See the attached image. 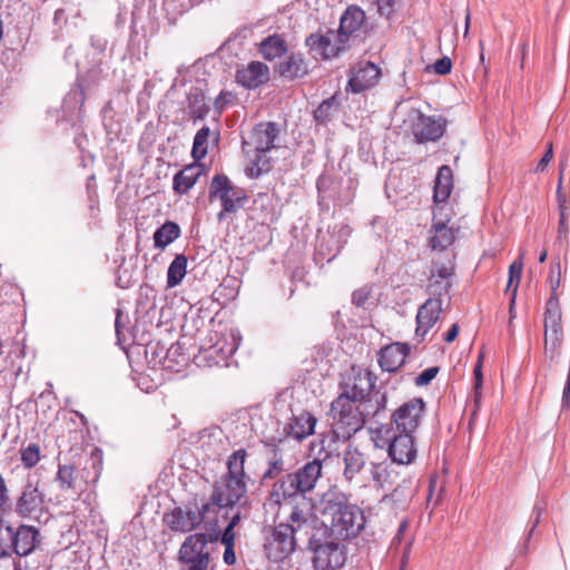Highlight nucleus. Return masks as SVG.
<instances>
[{
	"label": "nucleus",
	"mask_w": 570,
	"mask_h": 570,
	"mask_svg": "<svg viewBox=\"0 0 570 570\" xmlns=\"http://www.w3.org/2000/svg\"><path fill=\"white\" fill-rule=\"evenodd\" d=\"M247 451L238 449L226 460L227 472L215 481L212 499L217 505L233 508L247 492L249 476L245 472Z\"/></svg>",
	"instance_id": "nucleus-3"
},
{
	"label": "nucleus",
	"mask_w": 570,
	"mask_h": 570,
	"mask_svg": "<svg viewBox=\"0 0 570 570\" xmlns=\"http://www.w3.org/2000/svg\"><path fill=\"white\" fill-rule=\"evenodd\" d=\"M387 396L386 392H382L381 390L373 391L368 395H366L363 400L357 402L358 410L362 413L364 422L368 417H375L381 414L386 407Z\"/></svg>",
	"instance_id": "nucleus-30"
},
{
	"label": "nucleus",
	"mask_w": 570,
	"mask_h": 570,
	"mask_svg": "<svg viewBox=\"0 0 570 570\" xmlns=\"http://www.w3.org/2000/svg\"><path fill=\"white\" fill-rule=\"evenodd\" d=\"M365 18L364 10L357 6H348L341 16L337 32L350 46L360 37Z\"/></svg>",
	"instance_id": "nucleus-17"
},
{
	"label": "nucleus",
	"mask_w": 570,
	"mask_h": 570,
	"mask_svg": "<svg viewBox=\"0 0 570 570\" xmlns=\"http://www.w3.org/2000/svg\"><path fill=\"white\" fill-rule=\"evenodd\" d=\"M438 276L440 279L431 282L430 288L432 294L442 296L449 293L451 287L450 278L453 276V265H441L436 267V272L432 273V278Z\"/></svg>",
	"instance_id": "nucleus-37"
},
{
	"label": "nucleus",
	"mask_w": 570,
	"mask_h": 570,
	"mask_svg": "<svg viewBox=\"0 0 570 570\" xmlns=\"http://www.w3.org/2000/svg\"><path fill=\"white\" fill-rule=\"evenodd\" d=\"M199 512L189 505L185 508H175L170 513L165 514V523L173 530L179 532H190L202 524Z\"/></svg>",
	"instance_id": "nucleus-18"
},
{
	"label": "nucleus",
	"mask_w": 570,
	"mask_h": 570,
	"mask_svg": "<svg viewBox=\"0 0 570 570\" xmlns=\"http://www.w3.org/2000/svg\"><path fill=\"white\" fill-rule=\"evenodd\" d=\"M442 309V301L441 298H429L424 304H422L416 314V330L415 334L417 336H424L430 328L436 323L439 320L440 313Z\"/></svg>",
	"instance_id": "nucleus-22"
},
{
	"label": "nucleus",
	"mask_w": 570,
	"mask_h": 570,
	"mask_svg": "<svg viewBox=\"0 0 570 570\" xmlns=\"http://www.w3.org/2000/svg\"><path fill=\"white\" fill-rule=\"evenodd\" d=\"M452 61L449 57H442L436 60L433 65V70L441 76H445L451 72Z\"/></svg>",
	"instance_id": "nucleus-54"
},
{
	"label": "nucleus",
	"mask_w": 570,
	"mask_h": 570,
	"mask_svg": "<svg viewBox=\"0 0 570 570\" xmlns=\"http://www.w3.org/2000/svg\"><path fill=\"white\" fill-rule=\"evenodd\" d=\"M375 377L372 372L352 367L347 380L341 384L342 392L347 394L351 400L358 402L375 390Z\"/></svg>",
	"instance_id": "nucleus-13"
},
{
	"label": "nucleus",
	"mask_w": 570,
	"mask_h": 570,
	"mask_svg": "<svg viewBox=\"0 0 570 570\" xmlns=\"http://www.w3.org/2000/svg\"><path fill=\"white\" fill-rule=\"evenodd\" d=\"M331 416L338 438L348 439L364 425L357 402L351 400L347 394H340L332 402Z\"/></svg>",
	"instance_id": "nucleus-5"
},
{
	"label": "nucleus",
	"mask_w": 570,
	"mask_h": 570,
	"mask_svg": "<svg viewBox=\"0 0 570 570\" xmlns=\"http://www.w3.org/2000/svg\"><path fill=\"white\" fill-rule=\"evenodd\" d=\"M323 523L337 540L356 537L365 525V515L361 508L348 502L347 498L335 491L325 493L321 501Z\"/></svg>",
	"instance_id": "nucleus-1"
},
{
	"label": "nucleus",
	"mask_w": 570,
	"mask_h": 570,
	"mask_svg": "<svg viewBox=\"0 0 570 570\" xmlns=\"http://www.w3.org/2000/svg\"><path fill=\"white\" fill-rule=\"evenodd\" d=\"M240 518H242V517H240L239 512H237V513L233 514V515L230 517V520H229V522H228V525H227V527H228V528H230V529H234V528L239 523Z\"/></svg>",
	"instance_id": "nucleus-64"
},
{
	"label": "nucleus",
	"mask_w": 570,
	"mask_h": 570,
	"mask_svg": "<svg viewBox=\"0 0 570 570\" xmlns=\"http://www.w3.org/2000/svg\"><path fill=\"white\" fill-rule=\"evenodd\" d=\"M410 352V347L405 343H391L379 353V364L383 371L395 372L405 362V358Z\"/></svg>",
	"instance_id": "nucleus-21"
},
{
	"label": "nucleus",
	"mask_w": 570,
	"mask_h": 570,
	"mask_svg": "<svg viewBox=\"0 0 570 570\" xmlns=\"http://www.w3.org/2000/svg\"><path fill=\"white\" fill-rule=\"evenodd\" d=\"M212 535L195 533L188 535L178 552L180 570H209V544Z\"/></svg>",
	"instance_id": "nucleus-6"
},
{
	"label": "nucleus",
	"mask_w": 570,
	"mask_h": 570,
	"mask_svg": "<svg viewBox=\"0 0 570 570\" xmlns=\"http://www.w3.org/2000/svg\"><path fill=\"white\" fill-rule=\"evenodd\" d=\"M278 75L289 81L305 77L308 71V62L302 52H292L276 67Z\"/></svg>",
	"instance_id": "nucleus-23"
},
{
	"label": "nucleus",
	"mask_w": 570,
	"mask_h": 570,
	"mask_svg": "<svg viewBox=\"0 0 570 570\" xmlns=\"http://www.w3.org/2000/svg\"><path fill=\"white\" fill-rule=\"evenodd\" d=\"M335 105V97H331L322 101V104L314 111V117L316 120L325 122L330 119L332 115L333 107Z\"/></svg>",
	"instance_id": "nucleus-49"
},
{
	"label": "nucleus",
	"mask_w": 570,
	"mask_h": 570,
	"mask_svg": "<svg viewBox=\"0 0 570 570\" xmlns=\"http://www.w3.org/2000/svg\"><path fill=\"white\" fill-rule=\"evenodd\" d=\"M379 433L383 434L387 443V453L392 463L407 465L416 458L413 433L394 431L393 426H381Z\"/></svg>",
	"instance_id": "nucleus-8"
},
{
	"label": "nucleus",
	"mask_w": 570,
	"mask_h": 570,
	"mask_svg": "<svg viewBox=\"0 0 570 570\" xmlns=\"http://www.w3.org/2000/svg\"><path fill=\"white\" fill-rule=\"evenodd\" d=\"M561 317L559 301L557 297L551 296L544 313V332H562Z\"/></svg>",
	"instance_id": "nucleus-38"
},
{
	"label": "nucleus",
	"mask_w": 570,
	"mask_h": 570,
	"mask_svg": "<svg viewBox=\"0 0 570 570\" xmlns=\"http://www.w3.org/2000/svg\"><path fill=\"white\" fill-rule=\"evenodd\" d=\"M569 209H570V207L566 205V200L564 199L561 200V198L559 197L560 220H559L558 233L560 236L568 234L569 226L567 224V216H568Z\"/></svg>",
	"instance_id": "nucleus-51"
},
{
	"label": "nucleus",
	"mask_w": 570,
	"mask_h": 570,
	"mask_svg": "<svg viewBox=\"0 0 570 570\" xmlns=\"http://www.w3.org/2000/svg\"><path fill=\"white\" fill-rule=\"evenodd\" d=\"M440 368L439 366H432L426 370H424L422 373H420L415 379L414 383L417 386H424L431 383V381L438 375Z\"/></svg>",
	"instance_id": "nucleus-50"
},
{
	"label": "nucleus",
	"mask_w": 570,
	"mask_h": 570,
	"mask_svg": "<svg viewBox=\"0 0 570 570\" xmlns=\"http://www.w3.org/2000/svg\"><path fill=\"white\" fill-rule=\"evenodd\" d=\"M322 460L314 459L295 472L283 475L273 484L267 503L278 507L286 499L311 492L322 476Z\"/></svg>",
	"instance_id": "nucleus-4"
},
{
	"label": "nucleus",
	"mask_w": 570,
	"mask_h": 570,
	"mask_svg": "<svg viewBox=\"0 0 570 570\" xmlns=\"http://www.w3.org/2000/svg\"><path fill=\"white\" fill-rule=\"evenodd\" d=\"M394 463H379L373 464L372 466V476L374 482L380 485L381 488H384L385 485H393L395 483V480L393 478L394 473Z\"/></svg>",
	"instance_id": "nucleus-41"
},
{
	"label": "nucleus",
	"mask_w": 570,
	"mask_h": 570,
	"mask_svg": "<svg viewBox=\"0 0 570 570\" xmlns=\"http://www.w3.org/2000/svg\"><path fill=\"white\" fill-rule=\"evenodd\" d=\"M40 461V448L36 443H30L21 449V462L27 469H31Z\"/></svg>",
	"instance_id": "nucleus-47"
},
{
	"label": "nucleus",
	"mask_w": 570,
	"mask_h": 570,
	"mask_svg": "<svg viewBox=\"0 0 570 570\" xmlns=\"http://www.w3.org/2000/svg\"><path fill=\"white\" fill-rule=\"evenodd\" d=\"M232 99H233L232 92L220 91V94L214 100V110H215V112L218 116H220L222 112L227 107V105L230 104Z\"/></svg>",
	"instance_id": "nucleus-52"
},
{
	"label": "nucleus",
	"mask_w": 570,
	"mask_h": 570,
	"mask_svg": "<svg viewBox=\"0 0 570 570\" xmlns=\"http://www.w3.org/2000/svg\"><path fill=\"white\" fill-rule=\"evenodd\" d=\"M305 45L315 59L328 60L347 51L351 46L340 37L337 30L328 29L325 33L314 32L305 39Z\"/></svg>",
	"instance_id": "nucleus-10"
},
{
	"label": "nucleus",
	"mask_w": 570,
	"mask_h": 570,
	"mask_svg": "<svg viewBox=\"0 0 570 570\" xmlns=\"http://www.w3.org/2000/svg\"><path fill=\"white\" fill-rule=\"evenodd\" d=\"M224 507L217 505L216 502L210 498V501L204 502L200 507H195V510L199 512L203 522H213L216 520L217 513Z\"/></svg>",
	"instance_id": "nucleus-48"
},
{
	"label": "nucleus",
	"mask_w": 570,
	"mask_h": 570,
	"mask_svg": "<svg viewBox=\"0 0 570 570\" xmlns=\"http://www.w3.org/2000/svg\"><path fill=\"white\" fill-rule=\"evenodd\" d=\"M121 317H122V313H121V311L118 309L117 314H116V321H115V327H116V333H117L118 337L121 334V325H120Z\"/></svg>",
	"instance_id": "nucleus-63"
},
{
	"label": "nucleus",
	"mask_w": 570,
	"mask_h": 570,
	"mask_svg": "<svg viewBox=\"0 0 570 570\" xmlns=\"http://www.w3.org/2000/svg\"><path fill=\"white\" fill-rule=\"evenodd\" d=\"M308 548L314 552L313 564L315 570H337L345 562L343 547L335 542L321 543L314 535L307 541Z\"/></svg>",
	"instance_id": "nucleus-11"
},
{
	"label": "nucleus",
	"mask_w": 570,
	"mask_h": 570,
	"mask_svg": "<svg viewBox=\"0 0 570 570\" xmlns=\"http://www.w3.org/2000/svg\"><path fill=\"white\" fill-rule=\"evenodd\" d=\"M343 461V475L348 481L355 480L366 464L365 454L352 444H350L344 451Z\"/></svg>",
	"instance_id": "nucleus-29"
},
{
	"label": "nucleus",
	"mask_w": 570,
	"mask_h": 570,
	"mask_svg": "<svg viewBox=\"0 0 570 570\" xmlns=\"http://www.w3.org/2000/svg\"><path fill=\"white\" fill-rule=\"evenodd\" d=\"M552 157H553V150H552V145L550 144L548 150L544 153L543 157L538 163L535 170L543 171L546 169V167L548 166V164L551 161Z\"/></svg>",
	"instance_id": "nucleus-58"
},
{
	"label": "nucleus",
	"mask_w": 570,
	"mask_h": 570,
	"mask_svg": "<svg viewBox=\"0 0 570 570\" xmlns=\"http://www.w3.org/2000/svg\"><path fill=\"white\" fill-rule=\"evenodd\" d=\"M14 535L16 528L0 519V557L11 556Z\"/></svg>",
	"instance_id": "nucleus-42"
},
{
	"label": "nucleus",
	"mask_w": 570,
	"mask_h": 570,
	"mask_svg": "<svg viewBox=\"0 0 570 570\" xmlns=\"http://www.w3.org/2000/svg\"><path fill=\"white\" fill-rule=\"evenodd\" d=\"M543 510L544 508L542 505H540L539 503H535L534 507H533V510H532V517H531V528L528 532V537H527V541L530 540L534 529L538 527V524L540 523V518L543 513Z\"/></svg>",
	"instance_id": "nucleus-55"
},
{
	"label": "nucleus",
	"mask_w": 570,
	"mask_h": 570,
	"mask_svg": "<svg viewBox=\"0 0 570 570\" xmlns=\"http://www.w3.org/2000/svg\"><path fill=\"white\" fill-rule=\"evenodd\" d=\"M39 532L35 527L21 524L16 528V535L12 546V552L18 556H28L38 543Z\"/></svg>",
	"instance_id": "nucleus-27"
},
{
	"label": "nucleus",
	"mask_w": 570,
	"mask_h": 570,
	"mask_svg": "<svg viewBox=\"0 0 570 570\" xmlns=\"http://www.w3.org/2000/svg\"><path fill=\"white\" fill-rule=\"evenodd\" d=\"M214 136V140L218 141L219 132H212L208 126H203L195 135L191 148V157L195 161L202 160L208 153V139Z\"/></svg>",
	"instance_id": "nucleus-34"
},
{
	"label": "nucleus",
	"mask_w": 570,
	"mask_h": 570,
	"mask_svg": "<svg viewBox=\"0 0 570 570\" xmlns=\"http://www.w3.org/2000/svg\"><path fill=\"white\" fill-rule=\"evenodd\" d=\"M425 403L421 397H415L402 404L393 412L391 426L397 432L414 433L420 425Z\"/></svg>",
	"instance_id": "nucleus-12"
},
{
	"label": "nucleus",
	"mask_w": 570,
	"mask_h": 570,
	"mask_svg": "<svg viewBox=\"0 0 570 570\" xmlns=\"http://www.w3.org/2000/svg\"><path fill=\"white\" fill-rule=\"evenodd\" d=\"M239 338L230 332L228 335H223L216 341L215 344L205 350L208 358H212L215 364L227 362V360L237 351Z\"/></svg>",
	"instance_id": "nucleus-25"
},
{
	"label": "nucleus",
	"mask_w": 570,
	"mask_h": 570,
	"mask_svg": "<svg viewBox=\"0 0 570 570\" xmlns=\"http://www.w3.org/2000/svg\"><path fill=\"white\" fill-rule=\"evenodd\" d=\"M316 417L308 412H303L291 419L285 425L284 432L287 436L302 441L314 433Z\"/></svg>",
	"instance_id": "nucleus-26"
},
{
	"label": "nucleus",
	"mask_w": 570,
	"mask_h": 570,
	"mask_svg": "<svg viewBox=\"0 0 570 570\" xmlns=\"http://www.w3.org/2000/svg\"><path fill=\"white\" fill-rule=\"evenodd\" d=\"M102 471V459L98 453H92L90 459H88L81 470H79V475L81 476L85 491L88 485H95L101 474Z\"/></svg>",
	"instance_id": "nucleus-36"
},
{
	"label": "nucleus",
	"mask_w": 570,
	"mask_h": 570,
	"mask_svg": "<svg viewBox=\"0 0 570 570\" xmlns=\"http://www.w3.org/2000/svg\"><path fill=\"white\" fill-rule=\"evenodd\" d=\"M446 121L442 117L416 114L412 122V134L419 144L439 140L445 131Z\"/></svg>",
	"instance_id": "nucleus-14"
},
{
	"label": "nucleus",
	"mask_w": 570,
	"mask_h": 570,
	"mask_svg": "<svg viewBox=\"0 0 570 570\" xmlns=\"http://www.w3.org/2000/svg\"><path fill=\"white\" fill-rule=\"evenodd\" d=\"M43 494L39 490V480L28 475L21 494L16 502V512L21 517H31L41 510Z\"/></svg>",
	"instance_id": "nucleus-15"
},
{
	"label": "nucleus",
	"mask_w": 570,
	"mask_h": 570,
	"mask_svg": "<svg viewBox=\"0 0 570 570\" xmlns=\"http://www.w3.org/2000/svg\"><path fill=\"white\" fill-rule=\"evenodd\" d=\"M524 250H522L519 255V258L515 259L510 266H509V283H508V289L512 286L513 283H515L513 288V295L517 293L518 285L521 281L522 269H523V259H524Z\"/></svg>",
	"instance_id": "nucleus-46"
},
{
	"label": "nucleus",
	"mask_w": 570,
	"mask_h": 570,
	"mask_svg": "<svg viewBox=\"0 0 570 570\" xmlns=\"http://www.w3.org/2000/svg\"><path fill=\"white\" fill-rule=\"evenodd\" d=\"M208 197L210 202L219 199L222 203L223 209L217 214L218 222H223L226 214L236 213L240 203L246 199L224 174H217L213 177Z\"/></svg>",
	"instance_id": "nucleus-9"
},
{
	"label": "nucleus",
	"mask_w": 570,
	"mask_h": 570,
	"mask_svg": "<svg viewBox=\"0 0 570 570\" xmlns=\"http://www.w3.org/2000/svg\"><path fill=\"white\" fill-rule=\"evenodd\" d=\"M236 80L245 88H257L269 80V68L264 62L252 61L237 70Z\"/></svg>",
	"instance_id": "nucleus-20"
},
{
	"label": "nucleus",
	"mask_w": 570,
	"mask_h": 570,
	"mask_svg": "<svg viewBox=\"0 0 570 570\" xmlns=\"http://www.w3.org/2000/svg\"><path fill=\"white\" fill-rule=\"evenodd\" d=\"M371 289L367 286L355 289L352 293V303L357 307H363L368 299Z\"/></svg>",
	"instance_id": "nucleus-53"
},
{
	"label": "nucleus",
	"mask_w": 570,
	"mask_h": 570,
	"mask_svg": "<svg viewBox=\"0 0 570 570\" xmlns=\"http://www.w3.org/2000/svg\"><path fill=\"white\" fill-rule=\"evenodd\" d=\"M224 562L228 566H232L236 562V556L234 551V544L225 546V551L223 554Z\"/></svg>",
	"instance_id": "nucleus-59"
},
{
	"label": "nucleus",
	"mask_w": 570,
	"mask_h": 570,
	"mask_svg": "<svg viewBox=\"0 0 570 570\" xmlns=\"http://www.w3.org/2000/svg\"><path fill=\"white\" fill-rule=\"evenodd\" d=\"M180 236V227L171 220H167L154 233V245L164 250Z\"/></svg>",
	"instance_id": "nucleus-35"
},
{
	"label": "nucleus",
	"mask_w": 570,
	"mask_h": 570,
	"mask_svg": "<svg viewBox=\"0 0 570 570\" xmlns=\"http://www.w3.org/2000/svg\"><path fill=\"white\" fill-rule=\"evenodd\" d=\"M482 361H483V355L480 354L478 357V362L474 366V371H473V373H474V410L472 412V419L476 415V411L479 409L480 401H481V389H482V384H483Z\"/></svg>",
	"instance_id": "nucleus-45"
},
{
	"label": "nucleus",
	"mask_w": 570,
	"mask_h": 570,
	"mask_svg": "<svg viewBox=\"0 0 570 570\" xmlns=\"http://www.w3.org/2000/svg\"><path fill=\"white\" fill-rule=\"evenodd\" d=\"M282 525H287L293 530V532L303 539L304 541H308L311 538L309 534L313 530V519L311 513V508L308 504L304 505H294L288 515L286 523H281Z\"/></svg>",
	"instance_id": "nucleus-19"
},
{
	"label": "nucleus",
	"mask_w": 570,
	"mask_h": 570,
	"mask_svg": "<svg viewBox=\"0 0 570 570\" xmlns=\"http://www.w3.org/2000/svg\"><path fill=\"white\" fill-rule=\"evenodd\" d=\"M279 135L276 122H259L253 127L247 137L243 138V151L248 160L245 174L249 178H258L271 170V159L267 153L276 147L275 140Z\"/></svg>",
	"instance_id": "nucleus-2"
},
{
	"label": "nucleus",
	"mask_w": 570,
	"mask_h": 570,
	"mask_svg": "<svg viewBox=\"0 0 570 570\" xmlns=\"http://www.w3.org/2000/svg\"><path fill=\"white\" fill-rule=\"evenodd\" d=\"M10 501L9 490L3 476L0 474V510H3Z\"/></svg>",
	"instance_id": "nucleus-56"
},
{
	"label": "nucleus",
	"mask_w": 570,
	"mask_h": 570,
	"mask_svg": "<svg viewBox=\"0 0 570 570\" xmlns=\"http://www.w3.org/2000/svg\"><path fill=\"white\" fill-rule=\"evenodd\" d=\"M407 525H409V523H407L406 520H403L400 523L399 529H397V533H396V535L394 537V540H393L394 543L395 542H401L403 533L406 531Z\"/></svg>",
	"instance_id": "nucleus-62"
},
{
	"label": "nucleus",
	"mask_w": 570,
	"mask_h": 570,
	"mask_svg": "<svg viewBox=\"0 0 570 570\" xmlns=\"http://www.w3.org/2000/svg\"><path fill=\"white\" fill-rule=\"evenodd\" d=\"M394 0H377V8L381 16L390 17L393 12Z\"/></svg>",
	"instance_id": "nucleus-57"
},
{
	"label": "nucleus",
	"mask_w": 570,
	"mask_h": 570,
	"mask_svg": "<svg viewBox=\"0 0 570 570\" xmlns=\"http://www.w3.org/2000/svg\"><path fill=\"white\" fill-rule=\"evenodd\" d=\"M432 237L430 239L433 249H446L455 239V234L452 227H449L443 222H438L432 225Z\"/></svg>",
	"instance_id": "nucleus-33"
},
{
	"label": "nucleus",
	"mask_w": 570,
	"mask_h": 570,
	"mask_svg": "<svg viewBox=\"0 0 570 570\" xmlns=\"http://www.w3.org/2000/svg\"><path fill=\"white\" fill-rule=\"evenodd\" d=\"M285 471V462L282 451L273 445L268 451L267 469L263 473L262 480H274Z\"/></svg>",
	"instance_id": "nucleus-39"
},
{
	"label": "nucleus",
	"mask_w": 570,
	"mask_h": 570,
	"mask_svg": "<svg viewBox=\"0 0 570 570\" xmlns=\"http://www.w3.org/2000/svg\"><path fill=\"white\" fill-rule=\"evenodd\" d=\"M459 334V325L453 324L444 336V341L448 343L453 342Z\"/></svg>",
	"instance_id": "nucleus-61"
},
{
	"label": "nucleus",
	"mask_w": 570,
	"mask_h": 570,
	"mask_svg": "<svg viewBox=\"0 0 570 570\" xmlns=\"http://www.w3.org/2000/svg\"><path fill=\"white\" fill-rule=\"evenodd\" d=\"M187 271V257L184 254L176 255L167 271V286L176 287L183 281Z\"/></svg>",
	"instance_id": "nucleus-40"
},
{
	"label": "nucleus",
	"mask_w": 570,
	"mask_h": 570,
	"mask_svg": "<svg viewBox=\"0 0 570 570\" xmlns=\"http://www.w3.org/2000/svg\"><path fill=\"white\" fill-rule=\"evenodd\" d=\"M209 110V105L205 101L204 95H195L189 98L188 116L194 122L204 119Z\"/></svg>",
	"instance_id": "nucleus-44"
},
{
	"label": "nucleus",
	"mask_w": 570,
	"mask_h": 570,
	"mask_svg": "<svg viewBox=\"0 0 570 570\" xmlns=\"http://www.w3.org/2000/svg\"><path fill=\"white\" fill-rule=\"evenodd\" d=\"M291 528L277 524L265 537L264 552L274 562H279L289 557L303 542Z\"/></svg>",
	"instance_id": "nucleus-7"
},
{
	"label": "nucleus",
	"mask_w": 570,
	"mask_h": 570,
	"mask_svg": "<svg viewBox=\"0 0 570 570\" xmlns=\"http://www.w3.org/2000/svg\"><path fill=\"white\" fill-rule=\"evenodd\" d=\"M452 178V170L448 165H443L439 168L433 190V199L435 203H443L449 198L453 188Z\"/></svg>",
	"instance_id": "nucleus-32"
},
{
	"label": "nucleus",
	"mask_w": 570,
	"mask_h": 570,
	"mask_svg": "<svg viewBox=\"0 0 570 570\" xmlns=\"http://www.w3.org/2000/svg\"><path fill=\"white\" fill-rule=\"evenodd\" d=\"M204 173V166L198 161L185 166L173 178V189L177 195L187 194Z\"/></svg>",
	"instance_id": "nucleus-24"
},
{
	"label": "nucleus",
	"mask_w": 570,
	"mask_h": 570,
	"mask_svg": "<svg viewBox=\"0 0 570 570\" xmlns=\"http://www.w3.org/2000/svg\"><path fill=\"white\" fill-rule=\"evenodd\" d=\"M258 51L266 60L272 61L287 52V43L281 35L274 33L261 41Z\"/></svg>",
	"instance_id": "nucleus-31"
},
{
	"label": "nucleus",
	"mask_w": 570,
	"mask_h": 570,
	"mask_svg": "<svg viewBox=\"0 0 570 570\" xmlns=\"http://www.w3.org/2000/svg\"><path fill=\"white\" fill-rule=\"evenodd\" d=\"M381 76L380 68L371 62H358L352 70L346 90L353 94H360L366 89L374 87Z\"/></svg>",
	"instance_id": "nucleus-16"
},
{
	"label": "nucleus",
	"mask_w": 570,
	"mask_h": 570,
	"mask_svg": "<svg viewBox=\"0 0 570 570\" xmlns=\"http://www.w3.org/2000/svg\"><path fill=\"white\" fill-rule=\"evenodd\" d=\"M234 540H235L234 529H230V528L226 527L224 532H223V535H222V542L225 546L234 544Z\"/></svg>",
	"instance_id": "nucleus-60"
},
{
	"label": "nucleus",
	"mask_w": 570,
	"mask_h": 570,
	"mask_svg": "<svg viewBox=\"0 0 570 570\" xmlns=\"http://www.w3.org/2000/svg\"><path fill=\"white\" fill-rule=\"evenodd\" d=\"M56 481L62 491H72L75 494H80L85 491L79 471L72 464H59Z\"/></svg>",
	"instance_id": "nucleus-28"
},
{
	"label": "nucleus",
	"mask_w": 570,
	"mask_h": 570,
	"mask_svg": "<svg viewBox=\"0 0 570 570\" xmlns=\"http://www.w3.org/2000/svg\"><path fill=\"white\" fill-rule=\"evenodd\" d=\"M562 336V332H544V355L550 362L556 361L560 355Z\"/></svg>",
	"instance_id": "nucleus-43"
}]
</instances>
